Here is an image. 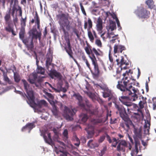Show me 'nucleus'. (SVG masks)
Masks as SVG:
<instances>
[{
	"instance_id": "obj_6",
	"label": "nucleus",
	"mask_w": 156,
	"mask_h": 156,
	"mask_svg": "<svg viewBox=\"0 0 156 156\" xmlns=\"http://www.w3.org/2000/svg\"><path fill=\"white\" fill-rule=\"evenodd\" d=\"M131 96L132 97H133V101L135 100V98H137L136 95V96L135 95L132 96V94L125 95V96H122L119 97V99L120 102L124 105L127 107V109L128 112H129L130 110L129 107L133 105L132 103L127 101V100L129 98V96Z\"/></svg>"
},
{
	"instance_id": "obj_14",
	"label": "nucleus",
	"mask_w": 156,
	"mask_h": 156,
	"mask_svg": "<svg viewBox=\"0 0 156 156\" xmlns=\"http://www.w3.org/2000/svg\"><path fill=\"white\" fill-rule=\"evenodd\" d=\"M34 22H35V25L37 26V29L40 30V20L37 12H35V15L34 16V18L32 19L31 21V23L32 24L34 23Z\"/></svg>"
},
{
	"instance_id": "obj_37",
	"label": "nucleus",
	"mask_w": 156,
	"mask_h": 156,
	"mask_svg": "<svg viewBox=\"0 0 156 156\" xmlns=\"http://www.w3.org/2000/svg\"><path fill=\"white\" fill-rule=\"evenodd\" d=\"M87 30L88 36L90 39V40L92 42H93L94 41V38L92 34V33L90 30Z\"/></svg>"
},
{
	"instance_id": "obj_2",
	"label": "nucleus",
	"mask_w": 156,
	"mask_h": 156,
	"mask_svg": "<svg viewBox=\"0 0 156 156\" xmlns=\"http://www.w3.org/2000/svg\"><path fill=\"white\" fill-rule=\"evenodd\" d=\"M69 15L68 13H62L56 15V17L58 20V23L61 27L65 26L66 29L69 31L72 29L73 32L76 34L77 38L79 39L80 36L79 34V32L75 27H73L70 24V22L68 20Z\"/></svg>"
},
{
	"instance_id": "obj_56",
	"label": "nucleus",
	"mask_w": 156,
	"mask_h": 156,
	"mask_svg": "<svg viewBox=\"0 0 156 156\" xmlns=\"http://www.w3.org/2000/svg\"><path fill=\"white\" fill-rule=\"evenodd\" d=\"M109 61L110 62L112 63V64H113L114 62H113V59L112 57V56L111 55V52H110L109 53Z\"/></svg>"
},
{
	"instance_id": "obj_53",
	"label": "nucleus",
	"mask_w": 156,
	"mask_h": 156,
	"mask_svg": "<svg viewBox=\"0 0 156 156\" xmlns=\"http://www.w3.org/2000/svg\"><path fill=\"white\" fill-rule=\"evenodd\" d=\"M104 92H106L109 95H110L111 93V90H109L108 89V87L107 86V87H106V89H105L104 90Z\"/></svg>"
},
{
	"instance_id": "obj_30",
	"label": "nucleus",
	"mask_w": 156,
	"mask_h": 156,
	"mask_svg": "<svg viewBox=\"0 0 156 156\" xmlns=\"http://www.w3.org/2000/svg\"><path fill=\"white\" fill-rule=\"evenodd\" d=\"M37 73V74L44 75L45 73V69L41 66H38L36 69Z\"/></svg>"
},
{
	"instance_id": "obj_17",
	"label": "nucleus",
	"mask_w": 156,
	"mask_h": 156,
	"mask_svg": "<svg viewBox=\"0 0 156 156\" xmlns=\"http://www.w3.org/2000/svg\"><path fill=\"white\" fill-rule=\"evenodd\" d=\"M48 75L52 79H53L54 77L55 76L58 79H60L62 77L60 73L57 72L55 69L51 70L50 71Z\"/></svg>"
},
{
	"instance_id": "obj_9",
	"label": "nucleus",
	"mask_w": 156,
	"mask_h": 156,
	"mask_svg": "<svg viewBox=\"0 0 156 156\" xmlns=\"http://www.w3.org/2000/svg\"><path fill=\"white\" fill-rule=\"evenodd\" d=\"M92 64L94 66V69L92 70L91 68V69H90V71L93 78L94 79H97L99 77L100 74L98 65L97 62L92 63Z\"/></svg>"
},
{
	"instance_id": "obj_59",
	"label": "nucleus",
	"mask_w": 156,
	"mask_h": 156,
	"mask_svg": "<svg viewBox=\"0 0 156 156\" xmlns=\"http://www.w3.org/2000/svg\"><path fill=\"white\" fill-rule=\"evenodd\" d=\"M107 37H108L109 39H110L112 37V36L114 35V34L113 32H112L110 33L109 32H108L107 33Z\"/></svg>"
},
{
	"instance_id": "obj_26",
	"label": "nucleus",
	"mask_w": 156,
	"mask_h": 156,
	"mask_svg": "<svg viewBox=\"0 0 156 156\" xmlns=\"http://www.w3.org/2000/svg\"><path fill=\"white\" fill-rule=\"evenodd\" d=\"M145 3L148 5V8L151 9L155 8V5L153 0H147L145 2Z\"/></svg>"
},
{
	"instance_id": "obj_46",
	"label": "nucleus",
	"mask_w": 156,
	"mask_h": 156,
	"mask_svg": "<svg viewBox=\"0 0 156 156\" xmlns=\"http://www.w3.org/2000/svg\"><path fill=\"white\" fill-rule=\"evenodd\" d=\"M68 54L70 57L72 58L73 60L75 62V63H76V64L78 66L79 65L78 63V62L74 58L73 56V52H72Z\"/></svg>"
},
{
	"instance_id": "obj_54",
	"label": "nucleus",
	"mask_w": 156,
	"mask_h": 156,
	"mask_svg": "<svg viewBox=\"0 0 156 156\" xmlns=\"http://www.w3.org/2000/svg\"><path fill=\"white\" fill-rule=\"evenodd\" d=\"M105 138V135H103L101 136L99 139L98 140V142L99 143H101L104 140Z\"/></svg>"
},
{
	"instance_id": "obj_34",
	"label": "nucleus",
	"mask_w": 156,
	"mask_h": 156,
	"mask_svg": "<svg viewBox=\"0 0 156 156\" xmlns=\"http://www.w3.org/2000/svg\"><path fill=\"white\" fill-rule=\"evenodd\" d=\"M88 116L86 114L82 115L80 117V119H81V121L83 123L86 122L88 119Z\"/></svg>"
},
{
	"instance_id": "obj_50",
	"label": "nucleus",
	"mask_w": 156,
	"mask_h": 156,
	"mask_svg": "<svg viewBox=\"0 0 156 156\" xmlns=\"http://www.w3.org/2000/svg\"><path fill=\"white\" fill-rule=\"evenodd\" d=\"M97 56H100L101 54L94 48H93L92 51Z\"/></svg>"
},
{
	"instance_id": "obj_39",
	"label": "nucleus",
	"mask_w": 156,
	"mask_h": 156,
	"mask_svg": "<svg viewBox=\"0 0 156 156\" xmlns=\"http://www.w3.org/2000/svg\"><path fill=\"white\" fill-rule=\"evenodd\" d=\"M14 78L15 81L17 83H18L20 80V78L19 74L14 72Z\"/></svg>"
},
{
	"instance_id": "obj_23",
	"label": "nucleus",
	"mask_w": 156,
	"mask_h": 156,
	"mask_svg": "<svg viewBox=\"0 0 156 156\" xmlns=\"http://www.w3.org/2000/svg\"><path fill=\"white\" fill-rule=\"evenodd\" d=\"M22 81L23 83L24 89L26 90L27 93V98L28 99V100L29 99L30 96V95H29L28 94L29 92L31 91L32 92L33 94H34L33 91L32 90H28V88L29 87V86L25 80H22Z\"/></svg>"
},
{
	"instance_id": "obj_27",
	"label": "nucleus",
	"mask_w": 156,
	"mask_h": 156,
	"mask_svg": "<svg viewBox=\"0 0 156 156\" xmlns=\"http://www.w3.org/2000/svg\"><path fill=\"white\" fill-rule=\"evenodd\" d=\"M8 24V26L5 27V30L7 32H11L12 34L15 36L16 35V34L14 33V30L13 28L10 25V23L9 24Z\"/></svg>"
},
{
	"instance_id": "obj_35",
	"label": "nucleus",
	"mask_w": 156,
	"mask_h": 156,
	"mask_svg": "<svg viewBox=\"0 0 156 156\" xmlns=\"http://www.w3.org/2000/svg\"><path fill=\"white\" fill-rule=\"evenodd\" d=\"M52 59L50 57L47 58L46 62V66L47 69L49 70V66L51 64Z\"/></svg>"
},
{
	"instance_id": "obj_21",
	"label": "nucleus",
	"mask_w": 156,
	"mask_h": 156,
	"mask_svg": "<svg viewBox=\"0 0 156 156\" xmlns=\"http://www.w3.org/2000/svg\"><path fill=\"white\" fill-rule=\"evenodd\" d=\"M76 98L78 100V105L82 108H85V105L82 101V98L79 94H75L74 95Z\"/></svg>"
},
{
	"instance_id": "obj_42",
	"label": "nucleus",
	"mask_w": 156,
	"mask_h": 156,
	"mask_svg": "<svg viewBox=\"0 0 156 156\" xmlns=\"http://www.w3.org/2000/svg\"><path fill=\"white\" fill-rule=\"evenodd\" d=\"M92 122L94 125L98 123H101L102 122V120L101 119H93L92 120Z\"/></svg>"
},
{
	"instance_id": "obj_64",
	"label": "nucleus",
	"mask_w": 156,
	"mask_h": 156,
	"mask_svg": "<svg viewBox=\"0 0 156 156\" xmlns=\"http://www.w3.org/2000/svg\"><path fill=\"white\" fill-rule=\"evenodd\" d=\"M106 135L107 140L110 143H111L112 142V140L111 139L110 136L107 134H106Z\"/></svg>"
},
{
	"instance_id": "obj_7",
	"label": "nucleus",
	"mask_w": 156,
	"mask_h": 156,
	"mask_svg": "<svg viewBox=\"0 0 156 156\" xmlns=\"http://www.w3.org/2000/svg\"><path fill=\"white\" fill-rule=\"evenodd\" d=\"M135 13L140 18L144 19L148 18L150 14V12L143 7L136 10Z\"/></svg>"
},
{
	"instance_id": "obj_3",
	"label": "nucleus",
	"mask_w": 156,
	"mask_h": 156,
	"mask_svg": "<svg viewBox=\"0 0 156 156\" xmlns=\"http://www.w3.org/2000/svg\"><path fill=\"white\" fill-rule=\"evenodd\" d=\"M29 34L31 38L28 37L25 38L22 41L26 46L28 50L32 51L34 48L33 39L37 40L38 39L39 41H40L42 35L41 32V31H38L35 27H33L30 31Z\"/></svg>"
},
{
	"instance_id": "obj_32",
	"label": "nucleus",
	"mask_w": 156,
	"mask_h": 156,
	"mask_svg": "<svg viewBox=\"0 0 156 156\" xmlns=\"http://www.w3.org/2000/svg\"><path fill=\"white\" fill-rule=\"evenodd\" d=\"M143 101H140L139 103V105L140 108H143L144 107V105H147V102L146 101V98H145V99H144V98L142 97Z\"/></svg>"
},
{
	"instance_id": "obj_52",
	"label": "nucleus",
	"mask_w": 156,
	"mask_h": 156,
	"mask_svg": "<svg viewBox=\"0 0 156 156\" xmlns=\"http://www.w3.org/2000/svg\"><path fill=\"white\" fill-rule=\"evenodd\" d=\"M116 28V25L115 23H113L111 24L109 28V29H110L111 31H112Z\"/></svg>"
},
{
	"instance_id": "obj_5",
	"label": "nucleus",
	"mask_w": 156,
	"mask_h": 156,
	"mask_svg": "<svg viewBox=\"0 0 156 156\" xmlns=\"http://www.w3.org/2000/svg\"><path fill=\"white\" fill-rule=\"evenodd\" d=\"M113 102L115 104V107L119 111L120 115L122 119H125L126 118L128 117L125 108L115 101H114Z\"/></svg>"
},
{
	"instance_id": "obj_63",
	"label": "nucleus",
	"mask_w": 156,
	"mask_h": 156,
	"mask_svg": "<svg viewBox=\"0 0 156 156\" xmlns=\"http://www.w3.org/2000/svg\"><path fill=\"white\" fill-rule=\"evenodd\" d=\"M48 32L47 28L45 27L44 28V30L43 32L44 37H46V35L47 34Z\"/></svg>"
},
{
	"instance_id": "obj_20",
	"label": "nucleus",
	"mask_w": 156,
	"mask_h": 156,
	"mask_svg": "<svg viewBox=\"0 0 156 156\" xmlns=\"http://www.w3.org/2000/svg\"><path fill=\"white\" fill-rule=\"evenodd\" d=\"M133 127L134 128V133L136 136L141 139L142 138L141 128H138L136 127L134 125H133Z\"/></svg>"
},
{
	"instance_id": "obj_11",
	"label": "nucleus",
	"mask_w": 156,
	"mask_h": 156,
	"mask_svg": "<svg viewBox=\"0 0 156 156\" xmlns=\"http://www.w3.org/2000/svg\"><path fill=\"white\" fill-rule=\"evenodd\" d=\"M41 135L43 136L45 142L50 144L52 143V141L51 136V133L47 130L41 131Z\"/></svg>"
},
{
	"instance_id": "obj_1",
	"label": "nucleus",
	"mask_w": 156,
	"mask_h": 156,
	"mask_svg": "<svg viewBox=\"0 0 156 156\" xmlns=\"http://www.w3.org/2000/svg\"><path fill=\"white\" fill-rule=\"evenodd\" d=\"M133 73L131 69L126 71L122 74L123 77L120 81H118L116 86L117 88L122 91V94L125 95L132 94V96H136L137 89L132 87L131 82V78L130 75Z\"/></svg>"
},
{
	"instance_id": "obj_60",
	"label": "nucleus",
	"mask_w": 156,
	"mask_h": 156,
	"mask_svg": "<svg viewBox=\"0 0 156 156\" xmlns=\"http://www.w3.org/2000/svg\"><path fill=\"white\" fill-rule=\"evenodd\" d=\"M10 1V5H12L13 4V2H14V4L15 5L16 3L18 2V0H9Z\"/></svg>"
},
{
	"instance_id": "obj_24",
	"label": "nucleus",
	"mask_w": 156,
	"mask_h": 156,
	"mask_svg": "<svg viewBox=\"0 0 156 156\" xmlns=\"http://www.w3.org/2000/svg\"><path fill=\"white\" fill-rule=\"evenodd\" d=\"M32 77L30 76L28 79V81L31 84H35V85L37 87L35 81L37 78V75L36 73H33L32 75Z\"/></svg>"
},
{
	"instance_id": "obj_38",
	"label": "nucleus",
	"mask_w": 156,
	"mask_h": 156,
	"mask_svg": "<svg viewBox=\"0 0 156 156\" xmlns=\"http://www.w3.org/2000/svg\"><path fill=\"white\" fill-rule=\"evenodd\" d=\"M26 19L27 17H26L24 19L22 17L21 18L20 20L21 27H23V28H24L26 26Z\"/></svg>"
},
{
	"instance_id": "obj_28",
	"label": "nucleus",
	"mask_w": 156,
	"mask_h": 156,
	"mask_svg": "<svg viewBox=\"0 0 156 156\" xmlns=\"http://www.w3.org/2000/svg\"><path fill=\"white\" fill-rule=\"evenodd\" d=\"M11 9L9 10L8 13H6L4 17V19L6 24L10 23L9 21L11 19L10 11Z\"/></svg>"
},
{
	"instance_id": "obj_31",
	"label": "nucleus",
	"mask_w": 156,
	"mask_h": 156,
	"mask_svg": "<svg viewBox=\"0 0 156 156\" xmlns=\"http://www.w3.org/2000/svg\"><path fill=\"white\" fill-rule=\"evenodd\" d=\"M90 46L88 43H87V46L84 48V50L86 53L88 55H90L91 51H92V50L90 48Z\"/></svg>"
},
{
	"instance_id": "obj_58",
	"label": "nucleus",
	"mask_w": 156,
	"mask_h": 156,
	"mask_svg": "<svg viewBox=\"0 0 156 156\" xmlns=\"http://www.w3.org/2000/svg\"><path fill=\"white\" fill-rule=\"evenodd\" d=\"M16 93L20 94L24 98H25V96L27 97V95L23 93L22 92L20 91H16Z\"/></svg>"
},
{
	"instance_id": "obj_16",
	"label": "nucleus",
	"mask_w": 156,
	"mask_h": 156,
	"mask_svg": "<svg viewBox=\"0 0 156 156\" xmlns=\"http://www.w3.org/2000/svg\"><path fill=\"white\" fill-rule=\"evenodd\" d=\"M126 50V48L124 45L115 44L114 47V54L117 53H122L123 51Z\"/></svg>"
},
{
	"instance_id": "obj_15",
	"label": "nucleus",
	"mask_w": 156,
	"mask_h": 156,
	"mask_svg": "<svg viewBox=\"0 0 156 156\" xmlns=\"http://www.w3.org/2000/svg\"><path fill=\"white\" fill-rule=\"evenodd\" d=\"M102 24V19L99 17L98 18L97 21L96 27L97 30L100 34H101L102 33V29L103 28Z\"/></svg>"
},
{
	"instance_id": "obj_45",
	"label": "nucleus",
	"mask_w": 156,
	"mask_h": 156,
	"mask_svg": "<svg viewBox=\"0 0 156 156\" xmlns=\"http://www.w3.org/2000/svg\"><path fill=\"white\" fill-rule=\"evenodd\" d=\"M84 91V93H86L90 98L92 99L94 98V95L92 93L86 91Z\"/></svg>"
},
{
	"instance_id": "obj_22",
	"label": "nucleus",
	"mask_w": 156,
	"mask_h": 156,
	"mask_svg": "<svg viewBox=\"0 0 156 156\" xmlns=\"http://www.w3.org/2000/svg\"><path fill=\"white\" fill-rule=\"evenodd\" d=\"M116 61L118 65H129V63L126 62V61L124 60V58L123 56H121L117 59Z\"/></svg>"
},
{
	"instance_id": "obj_12",
	"label": "nucleus",
	"mask_w": 156,
	"mask_h": 156,
	"mask_svg": "<svg viewBox=\"0 0 156 156\" xmlns=\"http://www.w3.org/2000/svg\"><path fill=\"white\" fill-rule=\"evenodd\" d=\"M86 103L85 105V108H82L83 109L85 110L87 114H89L90 116H92L95 114V111L94 110H90V108L92 105L90 103L89 101L87 99H85L84 100Z\"/></svg>"
},
{
	"instance_id": "obj_8",
	"label": "nucleus",
	"mask_w": 156,
	"mask_h": 156,
	"mask_svg": "<svg viewBox=\"0 0 156 156\" xmlns=\"http://www.w3.org/2000/svg\"><path fill=\"white\" fill-rule=\"evenodd\" d=\"M76 110L70 109L66 106L64 107L63 116L67 120L72 121L73 119V116L75 114Z\"/></svg>"
},
{
	"instance_id": "obj_4",
	"label": "nucleus",
	"mask_w": 156,
	"mask_h": 156,
	"mask_svg": "<svg viewBox=\"0 0 156 156\" xmlns=\"http://www.w3.org/2000/svg\"><path fill=\"white\" fill-rule=\"evenodd\" d=\"M29 96V99L28 101H27V103L30 105L32 107H38L39 108H41L43 106H47V103L44 100H42L37 101L36 103L34 101L35 97L34 94H33L32 92L30 91L28 93Z\"/></svg>"
},
{
	"instance_id": "obj_62",
	"label": "nucleus",
	"mask_w": 156,
	"mask_h": 156,
	"mask_svg": "<svg viewBox=\"0 0 156 156\" xmlns=\"http://www.w3.org/2000/svg\"><path fill=\"white\" fill-rule=\"evenodd\" d=\"M107 85H100L99 87L102 90H103L104 91V90L106 89V87H107Z\"/></svg>"
},
{
	"instance_id": "obj_33",
	"label": "nucleus",
	"mask_w": 156,
	"mask_h": 156,
	"mask_svg": "<svg viewBox=\"0 0 156 156\" xmlns=\"http://www.w3.org/2000/svg\"><path fill=\"white\" fill-rule=\"evenodd\" d=\"M51 111L54 115L55 116H58V110L57 109L55 105L53 106V108L51 110Z\"/></svg>"
},
{
	"instance_id": "obj_41",
	"label": "nucleus",
	"mask_w": 156,
	"mask_h": 156,
	"mask_svg": "<svg viewBox=\"0 0 156 156\" xmlns=\"http://www.w3.org/2000/svg\"><path fill=\"white\" fill-rule=\"evenodd\" d=\"M61 27L62 29V30L63 32L65 38H66H66L67 37H68L69 36V33L65 29L66 27L63 26Z\"/></svg>"
},
{
	"instance_id": "obj_51",
	"label": "nucleus",
	"mask_w": 156,
	"mask_h": 156,
	"mask_svg": "<svg viewBox=\"0 0 156 156\" xmlns=\"http://www.w3.org/2000/svg\"><path fill=\"white\" fill-rule=\"evenodd\" d=\"M16 11H17L16 8L15 6L13 7L12 10V12H10V13H11L12 16L13 17H14V16L15 12Z\"/></svg>"
},
{
	"instance_id": "obj_47",
	"label": "nucleus",
	"mask_w": 156,
	"mask_h": 156,
	"mask_svg": "<svg viewBox=\"0 0 156 156\" xmlns=\"http://www.w3.org/2000/svg\"><path fill=\"white\" fill-rule=\"evenodd\" d=\"M95 44L99 47H102V43L101 40L99 39H97L95 41Z\"/></svg>"
},
{
	"instance_id": "obj_19",
	"label": "nucleus",
	"mask_w": 156,
	"mask_h": 156,
	"mask_svg": "<svg viewBox=\"0 0 156 156\" xmlns=\"http://www.w3.org/2000/svg\"><path fill=\"white\" fill-rule=\"evenodd\" d=\"M65 40L67 44V46L64 47V49L66 52L68 54L73 52L69 38V37L65 38Z\"/></svg>"
},
{
	"instance_id": "obj_43",
	"label": "nucleus",
	"mask_w": 156,
	"mask_h": 156,
	"mask_svg": "<svg viewBox=\"0 0 156 156\" xmlns=\"http://www.w3.org/2000/svg\"><path fill=\"white\" fill-rule=\"evenodd\" d=\"M4 80L7 82L9 84H11L12 83V81L10 80L8 77L7 76V74H4Z\"/></svg>"
},
{
	"instance_id": "obj_29",
	"label": "nucleus",
	"mask_w": 156,
	"mask_h": 156,
	"mask_svg": "<svg viewBox=\"0 0 156 156\" xmlns=\"http://www.w3.org/2000/svg\"><path fill=\"white\" fill-rule=\"evenodd\" d=\"M25 32V28H23V27H21L19 32V37L22 40L24 39Z\"/></svg>"
},
{
	"instance_id": "obj_10",
	"label": "nucleus",
	"mask_w": 156,
	"mask_h": 156,
	"mask_svg": "<svg viewBox=\"0 0 156 156\" xmlns=\"http://www.w3.org/2000/svg\"><path fill=\"white\" fill-rule=\"evenodd\" d=\"M122 119L124 121V122H122L120 124V126L123 128L126 132H128L130 129V126L134 125L132 121L128 118Z\"/></svg>"
},
{
	"instance_id": "obj_18",
	"label": "nucleus",
	"mask_w": 156,
	"mask_h": 156,
	"mask_svg": "<svg viewBox=\"0 0 156 156\" xmlns=\"http://www.w3.org/2000/svg\"><path fill=\"white\" fill-rule=\"evenodd\" d=\"M35 127V125L34 124V122L29 123L22 127L21 130L22 131H23L26 130H28L29 131V132L30 133L32 129Z\"/></svg>"
},
{
	"instance_id": "obj_25",
	"label": "nucleus",
	"mask_w": 156,
	"mask_h": 156,
	"mask_svg": "<svg viewBox=\"0 0 156 156\" xmlns=\"http://www.w3.org/2000/svg\"><path fill=\"white\" fill-rule=\"evenodd\" d=\"M88 25L87 30H90V29L92 28V22L90 18L88 19L87 22L85 21L84 23V28L87 29V24Z\"/></svg>"
},
{
	"instance_id": "obj_57",
	"label": "nucleus",
	"mask_w": 156,
	"mask_h": 156,
	"mask_svg": "<svg viewBox=\"0 0 156 156\" xmlns=\"http://www.w3.org/2000/svg\"><path fill=\"white\" fill-rule=\"evenodd\" d=\"M88 135L87 137L88 138H91L93 137L94 134V133L93 132H91L90 133L88 132Z\"/></svg>"
},
{
	"instance_id": "obj_36",
	"label": "nucleus",
	"mask_w": 156,
	"mask_h": 156,
	"mask_svg": "<svg viewBox=\"0 0 156 156\" xmlns=\"http://www.w3.org/2000/svg\"><path fill=\"white\" fill-rule=\"evenodd\" d=\"M91 55H89V57L91 59L92 61V63L96 62H97V60L95 56L94 55V53H93L92 51H91L90 53Z\"/></svg>"
},
{
	"instance_id": "obj_44",
	"label": "nucleus",
	"mask_w": 156,
	"mask_h": 156,
	"mask_svg": "<svg viewBox=\"0 0 156 156\" xmlns=\"http://www.w3.org/2000/svg\"><path fill=\"white\" fill-rule=\"evenodd\" d=\"M118 35H117L115 36H113L112 37V39L109 42L111 43H113L115 42V41L116 40H118V38L117 37Z\"/></svg>"
},
{
	"instance_id": "obj_49",
	"label": "nucleus",
	"mask_w": 156,
	"mask_h": 156,
	"mask_svg": "<svg viewBox=\"0 0 156 156\" xmlns=\"http://www.w3.org/2000/svg\"><path fill=\"white\" fill-rule=\"evenodd\" d=\"M80 8L81 9V10L82 11V13H83L84 15H86V13L85 11V9H84V8L83 6L82 5V4L81 2H80Z\"/></svg>"
},
{
	"instance_id": "obj_40",
	"label": "nucleus",
	"mask_w": 156,
	"mask_h": 156,
	"mask_svg": "<svg viewBox=\"0 0 156 156\" xmlns=\"http://www.w3.org/2000/svg\"><path fill=\"white\" fill-rule=\"evenodd\" d=\"M63 136L64 139L65 140H66L68 139V132L67 129H65L63 133Z\"/></svg>"
},
{
	"instance_id": "obj_13",
	"label": "nucleus",
	"mask_w": 156,
	"mask_h": 156,
	"mask_svg": "<svg viewBox=\"0 0 156 156\" xmlns=\"http://www.w3.org/2000/svg\"><path fill=\"white\" fill-rule=\"evenodd\" d=\"M128 147V143L125 140H122L118 144L117 150L120 152L121 151L125 152L126 148Z\"/></svg>"
},
{
	"instance_id": "obj_48",
	"label": "nucleus",
	"mask_w": 156,
	"mask_h": 156,
	"mask_svg": "<svg viewBox=\"0 0 156 156\" xmlns=\"http://www.w3.org/2000/svg\"><path fill=\"white\" fill-rule=\"evenodd\" d=\"M153 108L154 110L156 109V98H154L152 99Z\"/></svg>"
},
{
	"instance_id": "obj_55",
	"label": "nucleus",
	"mask_w": 156,
	"mask_h": 156,
	"mask_svg": "<svg viewBox=\"0 0 156 156\" xmlns=\"http://www.w3.org/2000/svg\"><path fill=\"white\" fill-rule=\"evenodd\" d=\"M45 94L51 99H54V97L51 94L46 92L45 93Z\"/></svg>"
},
{
	"instance_id": "obj_61",
	"label": "nucleus",
	"mask_w": 156,
	"mask_h": 156,
	"mask_svg": "<svg viewBox=\"0 0 156 156\" xmlns=\"http://www.w3.org/2000/svg\"><path fill=\"white\" fill-rule=\"evenodd\" d=\"M150 127L144 129V133L146 134H149Z\"/></svg>"
}]
</instances>
